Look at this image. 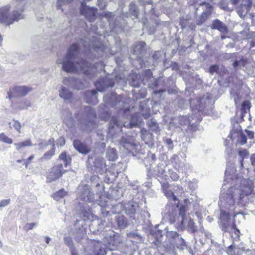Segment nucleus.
Returning <instances> with one entry per match:
<instances>
[{"mask_svg": "<svg viewBox=\"0 0 255 255\" xmlns=\"http://www.w3.org/2000/svg\"><path fill=\"white\" fill-rule=\"evenodd\" d=\"M236 170L234 166L227 165L225 173L224 182L235 185L227 189L226 183L223 185L219 202L221 208L220 218L219 224L222 230L226 232L234 231L239 236L240 231L236 228V225H231L230 217L233 214L234 218L240 212L235 210L237 203L240 207H244L249 202L255 194L254 190V183L252 180L238 176L236 173Z\"/></svg>", "mask_w": 255, "mask_h": 255, "instance_id": "nucleus-1", "label": "nucleus"}, {"mask_svg": "<svg viewBox=\"0 0 255 255\" xmlns=\"http://www.w3.org/2000/svg\"><path fill=\"white\" fill-rule=\"evenodd\" d=\"M106 46L103 44L97 35H93L92 39L86 38L80 39L76 43H73L68 49L66 55L62 61L60 59L57 60L58 64H62V69L68 73H83L92 78L97 71L94 65L83 59L80 60L79 56L81 53L88 54L90 52H97L98 54L104 52Z\"/></svg>", "mask_w": 255, "mask_h": 255, "instance_id": "nucleus-2", "label": "nucleus"}, {"mask_svg": "<svg viewBox=\"0 0 255 255\" xmlns=\"http://www.w3.org/2000/svg\"><path fill=\"white\" fill-rule=\"evenodd\" d=\"M24 3L20 2L19 3L11 5H7L0 8V22L5 23L7 25L13 23L14 21H17L24 17L22 13Z\"/></svg>", "mask_w": 255, "mask_h": 255, "instance_id": "nucleus-3", "label": "nucleus"}, {"mask_svg": "<svg viewBox=\"0 0 255 255\" xmlns=\"http://www.w3.org/2000/svg\"><path fill=\"white\" fill-rule=\"evenodd\" d=\"M184 205L181 206L179 209V216L177 214L171 215L170 213L168 215V218L171 223H176L178 228L182 230L187 226L189 229L192 230V232L196 230V227L194 226V223L191 219H188L186 217V212L188 210L189 206L191 205V203L188 199H184Z\"/></svg>", "mask_w": 255, "mask_h": 255, "instance_id": "nucleus-4", "label": "nucleus"}, {"mask_svg": "<svg viewBox=\"0 0 255 255\" xmlns=\"http://www.w3.org/2000/svg\"><path fill=\"white\" fill-rule=\"evenodd\" d=\"M104 108L100 110V118L104 120L107 121L110 116L108 109L110 107H115V108L123 110L124 108V112L128 111V109L125 108L123 97L121 95H118L115 93H111L106 95L104 97Z\"/></svg>", "mask_w": 255, "mask_h": 255, "instance_id": "nucleus-5", "label": "nucleus"}, {"mask_svg": "<svg viewBox=\"0 0 255 255\" xmlns=\"http://www.w3.org/2000/svg\"><path fill=\"white\" fill-rule=\"evenodd\" d=\"M77 119L83 130L91 131L98 125L96 113L90 106L81 109L77 115Z\"/></svg>", "mask_w": 255, "mask_h": 255, "instance_id": "nucleus-6", "label": "nucleus"}, {"mask_svg": "<svg viewBox=\"0 0 255 255\" xmlns=\"http://www.w3.org/2000/svg\"><path fill=\"white\" fill-rule=\"evenodd\" d=\"M77 217H79L81 220H76V224L81 222V225L83 226L85 221L91 219L93 217V212L89 205L86 202L79 203L76 207Z\"/></svg>", "mask_w": 255, "mask_h": 255, "instance_id": "nucleus-7", "label": "nucleus"}, {"mask_svg": "<svg viewBox=\"0 0 255 255\" xmlns=\"http://www.w3.org/2000/svg\"><path fill=\"white\" fill-rule=\"evenodd\" d=\"M77 192L78 199L86 202L94 201V195L88 185H79Z\"/></svg>", "mask_w": 255, "mask_h": 255, "instance_id": "nucleus-8", "label": "nucleus"}, {"mask_svg": "<svg viewBox=\"0 0 255 255\" xmlns=\"http://www.w3.org/2000/svg\"><path fill=\"white\" fill-rule=\"evenodd\" d=\"M210 102L208 95H204L202 98L197 99H191L190 100V107L193 112V114H199L201 109Z\"/></svg>", "mask_w": 255, "mask_h": 255, "instance_id": "nucleus-9", "label": "nucleus"}, {"mask_svg": "<svg viewBox=\"0 0 255 255\" xmlns=\"http://www.w3.org/2000/svg\"><path fill=\"white\" fill-rule=\"evenodd\" d=\"M97 9L94 7H89L84 2H81L80 13L90 22L94 21L96 18Z\"/></svg>", "mask_w": 255, "mask_h": 255, "instance_id": "nucleus-10", "label": "nucleus"}, {"mask_svg": "<svg viewBox=\"0 0 255 255\" xmlns=\"http://www.w3.org/2000/svg\"><path fill=\"white\" fill-rule=\"evenodd\" d=\"M65 172L63 169L62 163L58 164L54 166L50 170L47 176V182H51L59 178Z\"/></svg>", "mask_w": 255, "mask_h": 255, "instance_id": "nucleus-11", "label": "nucleus"}, {"mask_svg": "<svg viewBox=\"0 0 255 255\" xmlns=\"http://www.w3.org/2000/svg\"><path fill=\"white\" fill-rule=\"evenodd\" d=\"M31 89L26 86H18L9 89L8 98L10 99L14 96L23 97L26 95Z\"/></svg>", "mask_w": 255, "mask_h": 255, "instance_id": "nucleus-12", "label": "nucleus"}, {"mask_svg": "<svg viewBox=\"0 0 255 255\" xmlns=\"http://www.w3.org/2000/svg\"><path fill=\"white\" fill-rule=\"evenodd\" d=\"M236 136L238 137V142L241 145H244L246 143L247 136L246 134L241 131V127L239 124H237L236 129H232L228 137L234 138Z\"/></svg>", "mask_w": 255, "mask_h": 255, "instance_id": "nucleus-13", "label": "nucleus"}, {"mask_svg": "<svg viewBox=\"0 0 255 255\" xmlns=\"http://www.w3.org/2000/svg\"><path fill=\"white\" fill-rule=\"evenodd\" d=\"M114 84L115 82L113 79L109 77H106L97 81L95 85L98 91L102 92L107 88L113 87Z\"/></svg>", "mask_w": 255, "mask_h": 255, "instance_id": "nucleus-14", "label": "nucleus"}, {"mask_svg": "<svg viewBox=\"0 0 255 255\" xmlns=\"http://www.w3.org/2000/svg\"><path fill=\"white\" fill-rule=\"evenodd\" d=\"M168 185L167 184H164L162 185V189L165 195L167 197L169 200L173 201L175 202L176 208H175L174 210L173 209V208H172V215H173L174 212H177V208L179 207V200L177 196L175 195L174 193H173L171 190L168 189Z\"/></svg>", "mask_w": 255, "mask_h": 255, "instance_id": "nucleus-15", "label": "nucleus"}, {"mask_svg": "<svg viewBox=\"0 0 255 255\" xmlns=\"http://www.w3.org/2000/svg\"><path fill=\"white\" fill-rule=\"evenodd\" d=\"M252 5V0H242L240 5L236 8L238 14L240 17L245 16Z\"/></svg>", "mask_w": 255, "mask_h": 255, "instance_id": "nucleus-16", "label": "nucleus"}, {"mask_svg": "<svg viewBox=\"0 0 255 255\" xmlns=\"http://www.w3.org/2000/svg\"><path fill=\"white\" fill-rule=\"evenodd\" d=\"M63 83L66 86L77 89H82L86 87V85L81 80L73 77L65 78Z\"/></svg>", "mask_w": 255, "mask_h": 255, "instance_id": "nucleus-17", "label": "nucleus"}, {"mask_svg": "<svg viewBox=\"0 0 255 255\" xmlns=\"http://www.w3.org/2000/svg\"><path fill=\"white\" fill-rule=\"evenodd\" d=\"M106 224V222L102 219L94 220L90 225V230L96 234L101 233L105 229Z\"/></svg>", "mask_w": 255, "mask_h": 255, "instance_id": "nucleus-18", "label": "nucleus"}, {"mask_svg": "<svg viewBox=\"0 0 255 255\" xmlns=\"http://www.w3.org/2000/svg\"><path fill=\"white\" fill-rule=\"evenodd\" d=\"M203 5H205L207 7V9L203 11L201 15L196 20V23L198 25H202L206 21L212 11V6L211 4L205 3Z\"/></svg>", "mask_w": 255, "mask_h": 255, "instance_id": "nucleus-19", "label": "nucleus"}, {"mask_svg": "<svg viewBox=\"0 0 255 255\" xmlns=\"http://www.w3.org/2000/svg\"><path fill=\"white\" fill-rule=\"evenodd\" d=\"M210 27L212 29H217L222 33L225 34L228 32V28L227 25L218 19L213 21Z\"/></svg>", "mask_w": 255, "mask_h": 255, "instance_id": "nucleus-20", "label": "nucleus"}, {"mask_svg": "<svg viewBox=\"0 0 255 255\" xmlns=\"http://www.w3.org/2000/svg\"><path fill=\"white\" fill-rule=\"evenodd\" d=\"M73 144L74 148L81 153L87 154L91 150L90 147L79 140H74Z\"/></svg>", "mask_w": 255, "mask_h": 255, "instance_id": "nucleus-21", "label": "nucleus"}, {"mask_svg": "<svg viewBox=\"0 0 255 255\" xmlns=\"http://www.w3.org/2000/svg\"><path fill=\"white\" fill-rule=\"evenodd\" d=\"M97 93L95 90L87 91L85 93L86 102L89 104H96L98 102Z\"/></svg>", "mask_w": 255, "mask_h": 255, "instance_id": "nucleus-22", "label": "nucleus"}, {"mask_svg": "<svg viewBox=\"0 0 255 255\" xmlns=\"http://www.w3.org/2000/svg\"><path fill=\"white\" fill-rule=\"evenodd\" d=\"M238 0H222L219 4L220 7L224 10H232Z\"/></svg>", "mask_w": 255, "mask_h": 255, "instance_id": "nucleus-23", "label": "nucleus"}, {"mask_svg": "<svg viewBox=\"0 0 255 255\" xmlns=\"http://www.w3.org/2000/svg\"><path fill=\"white\" fill-rule=\"evenodd\" d=\"M138 207V205L132 202H129L126 207V213L130 218L135 219V214L136 209Z\"/></svg>", "mask_w": 255, "mask_h": 255, "instance_id": "nucleus-24", "label": "nucleus"}, {"mask_svg": "<svg viewBox=\"0 0 255 255\" xmlns=\"http://www.w3.org/2000/svg\"><path fill=\"white\" fill-rule=\"evenodd\" d=\"M121 128L123 126H125L123 122L119 120L117 117L113 116L109 123V132H112L115 127Z\"/></svg>", "mask_w": 255, "mask_h": 255, "instance_id": "nucleus-25", "label": "nucleus"}, {"mask_svg": "<svg viewBox=\"0 0 255 255\" xmlns=\"http://www.w3.org/2000/svg\"><path fill=\"white\" fill-rule=\"evenodd\" d=\"M140 113L145 119H148L150 117V112L149 109L147 105L144 103H141L139 105Z\"/></svg>", "mask_w": 255, "mask_h": 255, "instance_id": "nucleus-26", "label": "nucleus"}, {"mask_svg": "<svg viewBox=\"0 0 255 255\" xmlns=\"http://www.w3.org/2000/svg\"><path fill=\"white\" fill-rule=\"evenodd\" d=\"M146 46L145 42L140 41L133 47V52L134 54H141L143 53Z\"/></svg>", "mask_w": 255, "mask_h": 255, "instance_id": "nucleus-27", "label": "nucleus"}, {"mask_svg": "<svg viewBox=\"0 0 255 255\" xmlns=\"http://www.w3.org/2000/svg\"><path fill=\"white\" fill-rule=\"evenodd\" d=\"M95 243L96 244H94V255H106V252L104 248L102 247L103 244H102V243L99 242Z\"/></svg>", "mask_w": 255, "mask_h": 255, "instance_id": "nucleus-28", "label": "nucleus"}, {"mask_svg": "<svg viewBox=\"0 0 255 255\" xmlns=\"http://www.w3.org/2000/svg\"><path fill=\"white\" fill-rule=\"evenodd\" d=\"M14 145L15 146L16 150L19 151L22 148L32 146V144L31 139H29L17 143H14Z\"/></svg>", "mask_w": 255, "mask_h": 255, "instance_id": "nucleus-29", "label": "nucleus"}, {"mask_svg": "<svg viewBox=\"0 0 255 255\" xmlns=\"http://www.w3.org/2000/svg\"><path fill=\"white\" fill-rule=\"evenodd\" d=\"M59 95L61 98L65 100H69L72 97V93L66 87H62L59 91Z\"/></svg>", "mask_w": 255, "mask_h": 255, "instance_id": "nucleus-30", "label": "nucleus"}, {"mask_svg": "<svg viewBox=\"0 0 255 255\" xmlns=\"http://www.w3.org/2000/svg\"><path fill=\"white\" fill-rule=\"evenodd\" d=\"M106 156L109 160L115 161L118 157L116 149L114 148L108 149L106 152Z\"/></svg>", "mask_w": 255, "mask_h": 255, "instance_id": "nucleus-31", "label": "nucleus"}, {"mask_svg": "<svg viewBox=\"0 0 255 255\" xmlns=\"http://www.w3.org/2000/svg\"><path fill=\"white\" fill-rule=\"evenodd\" d=\"M117 224L121 228H125L127 226L128 222L125 217L123 215H118L116 219Z\"/></svg>", "mask_w": 255, "mask_h": 255, "instance_id": "nucleus-32", "label": "nucleus"}, {"mask_svg": "<svg viewBox=\"0 0 255 255\" xmlns=\"http://www.w3.org/2000/svg\"><path fill=\"white\" fill-rule=\"evenodd\" d=\"M172 244L175 245L177 248L180 250L184 249L186 246L185 243L181 237L177 238L174 242L172 241Z\"/></svg>", "mask_w": 255, "mask_h": 255, "instance_id": "nucleus-33", "label": "nucleus"}, {"mask_svg": "<svg viewBox=\"0 0 255 255\" xmlns=\"http://www.w3.org/2000/svg\"><path fill=\"white\" fill-rule=\"evenodd\" d=\"M148 127L151 130L157 132L159 130L158 124L155 119H151L147 123Z\"/></svg>", "mask_w": 255, "mask_h": 255, "instance_id": "nucleus-34", "label": "nucleus"}, {"mask_svg": "<svg viewBox=\"0 0 255 255\" xmlns=\"http://www.w3.org/2000/svg\"><path fill=\"white\" fill-rule=\"evenodd\" d=\"M178 121L179 124L182 126L190 124V119H189V117L187 115L179 117Z\"/></svg>", "mask_w": 255, "mask_h": 255, "instance_id": "nucleus-35", "label": "nucleus"}, {"mask_svg": "<svg viewBox=\"0 0 255 255\" xmlns=\"http://www.w3.org/2000/svg\"><path fill=\"white\" fill-rule=\"evenodd\" d=\"M59 158L60 160L63 161L65 167L69 165L71 161V158L69 156H67L65 152L61 153L59 155Z\"/></svg>", "mask_w": 255, "mask_h": 255, "instance_id": "nucleus-36", "label": "nucleus"}, {"mask_svg": "<svg viewBox=\"0 0 255 255\" xmlns=\"http://www.w3.org/2000/svg\"><path fill=\"white\" fill-rule=\"evenodd\" d=\"M239 154L241 158L240 160V166L241 167H243L244 158H247L249 155V153L246 149H242L239 151Z\"/></svg>", "mask_w": 255, "mask_h": 255, "instance_id": "nucleus-37", "label": "nucleus"}, {"mask_svg": "<svg viewBox=\"0 0 255 255\" xmlns=\"http://www.w3.org/2000/svg\"><path fill=\"white\" fill-rule=\"evenodd\" d=\"M55 144H53L52 146V148L49 151L46 152L44 155L41 158V160H48L51 158V157L54 154L55 148H54Z\"/></svg>", "mask_w": 255, "mask_h": 255, "instance_id": "nucleus-38", "label": "nucleus"}, {"mask_svg": "<svg viewBox=\"0 0 255 255\" xmlns=\"http://www.w3.org/2000/svg\"><path fill=\"white\" fill-rule=\"evenodd\" d=\"M247 63V61L244 58H241L239 60H236L233 64L234 68L239 67L241 68L242 67L245 66Z\"/></svg>", "mask_w": 255, "mask_h": 255, "instance_id": "nucleus-39", "label": "nucleus"}, {"mask_svg": "<svg viewBox=\"0 0 255 255\" xmlns=\"http://www.w3.org/2000/svg\"><path fill=\"white\" fill-rule=\"evenodd\" d=\"M167 237L169 240H170V242L172 244V241H175L176 239L179 238L178 234L175 231H170L167 233Z\"/></svg>", "mask_w": 255, "mask_h": 255, "instance_id": "nucleus-40", "label": "nucleus"}, {"mask_svg": "<svg viewBox=\"0 0 255 255\" xmlns=\"http://www.w3.org/2000/svg\"><path fill=\"white\" fill-rule=\"evenodd\" d=\"M129 12L132 16L134 17H137L138 11L135 4L133 2L130 3L129 4Z\"/></svg>", "mask_w": 255, "mask_h": 255, "instance_id": "nucleus-41", "label": "nucleus"}, {"mask_svg": "<svg viewBox=\"0 0 255 255\" xmlns=\"http://www.w3.org/2000/svg\"><path fill=\"white\" fill-rule=\"evenodd\" d=\"M66 194L67 192L65 191L64 190H60L54 194L53 198L55 200L58 201L60 198H63Z\"/></svg>", "mask_w": 255, "mask_h": 255, "instance_id": "nucleus-42", "label": "nucleus"}, {"mask_svg": "<svg viewBox=\"0 0 255 255\" xmlns=\"http://www.w3.org/2000/svg\"><path fill=\"white\" fill-rule=\"evenodd\" d=\"M0 141L7 144H11L13 142L12 139L6 136L4 133H1L0 134Z\"/></svg>", "mask_w": 255, "mask_h": 255, "instance_id": "nucleus-43", "label": "nucleus"}, {"mask_svg": "<svg viewBox=\"0 0 255 255\" xmlns=\"http://www.w3.org/2000/svg\"><path fill=\"white\" fill-rule=\"evenodd\" d=\"M239 248H236L234 245H232L227 249V253L228 255H234L236 252H239Z\"/></svg>", "mask_w": 255, "mask_h": 255, "instance_id": "nucleus-44", "label": "nucleus"}, {"mask_svg": "<svg viewBox=\"0 0 255 255\" xmlns=\"http://www.w3.org/2000/svg\"><path fill=\"white\" fill-rule=\"evenodd\" d=\"M54 139L51 138L49 140L48 142H40L38 144V145L39 146V149H44L49 144H54Z\"/></svg>", "mask_w": 255, "mask_h": 255, "instance_id": "nucleus-45", "label": "nucleus"}, {"mask_svg": "<svg viewBox=\"0 0 255 255\" xmlns=\"http://www.w3.org/2000/svg\"><path fill=\"white\" fill-rule=\"evenodd\" d=\"M64 242L65 245L68 246L70 250H73V242L71 238L69 237H66L64 238Z\"/></svg>", "mask_w": 255, "mask_h": 255, "instance_id": "nucleus-46", "label": "nucleus"}, {"mask_svg": "<svg viewBox=\"0 0 255 255\" xmlns=\"http://www.w3.org/2000/svg\"><path fill=\"white\" fill-rule=\"evenodd\" d=\"M37 223H26L25 225L24 226V230L26 231L32 230L34 227H35L37 225Z\"/></svg>", "mask_w": 255, "mask_h": 255, "instance_id": "nucleus-47", "label": "nucleus"}, {"mask_svg": "<svg viewBox=\"0 0 255 255\" xmlns=\"http://www.w3.org/2000/svg\"><path fill=\"white\" fill-rule=\"evenodd\" d=\"M31 105L30 101L25 100L22 102L21 105L20 106V108L21 109H27L28 107H31Z\"/></svg>", "mask_w": 255, "mask_h": 255, "instance_id": "nucleus-48", "label": "nucleus"}, {"mask_svg": "<svg viewBox=\"0 0 255 255\" xmlns=\"http://www.w3.org/2000/svg\"><path fill=\"white\" fill-rule=\"evenodd\" d=\"M165 145L167 147L168 149L169 150H171L173 148V143L172 140L170 138L166 139L165 141Z\"/></svg>", "mask_w": 255, "mask_h": 255, "instance_id": "nucleus-49", "label": "nucleus"}, {"mask_svg": "<svg viewBox=\"0 0 255 255\" xmlns=\"http://www.w3.org/2000/svg\"><path fill=\"white\" fill-rule=\"evenodd\" d=\"M72 0H57V7L58 9L61 8L62 4L70 2Z\"/></svg>", "mask_w": 255, "mask_h": 255, "instance_id": "nucleus-50", "label": "nucleus"}, {"mask_svg": "<svg viewBox=\"0 0 255 255\" xmlns=\"http://www.w3.org/2000/svg\"><path fill=\"white\" fill-rule=\"evenodd\" d=\"M219 70V67L217 65H213L210 66L209 68V72L213 74L215 72H217Z\"/></svg>", "mask_w": 255, "mask_h": 255, "instance_id": "nucleus-51", "label": "nucleus"}, {"mask_svg": "<svg viewBox=\"0 0 255 255\" xmlns=\"http://www.w3.org/2000/svg\"><path fill=\"white\" fill-rule=\"evenodd\" d=\"M12 126L17 131H19L20 129L21 128V125L18 122L14 121H13Z\"/></svg>", "mask_w": 255, "mask_h": 255, "instance_id": "nucleus-52", "label": "nucleus"}, {"mask_svg": "<svg viewBox=\"0 0 255 255\" xmlns=\"http://www.w3.org/2000/svg\"><path fill=\"white\" fill-rule=\"evenodd\" d=\"M65 143V139L63 137H60L56 141V144L58 146H62Z\"/></svg>", "mask_w": 255, "mask_h": 255, "instance_id": "nucleus-53", "label": "nucleus"}, {"mask_svg": "<svg viewBox=\"0 0 255 255\" xmlns=\"http://www.w3.org/2000/svg\"><path fill=\"white\" fill-rule=\"evenodd\" d=\"M245 132L249 139H253L255 136V132L253 131L246 129Z\"/></svg>", "mask_w": 255, "mask_h": 255, "instance_id": "nucleus-54", "label": "nucleus"}, {"mask_svg": "<svg viewBox=\"0 0 255 255\" xmlns=\"http://www.w3.org/2000/svg\"><path fill=\"white\" fill-rule=\"evenodd\" d=\"M121 142V143L123 144L124 147H125L127 149H128V145L130 144V142L129 141H128V140L126 138L123 137L122 138Z\"/></svg>", "mask_w": 255, "mask_h": 255, "instance_id": "nucleus-55", "label": "nucleus"}, {"mask_svg": "<svg viewBox=\"0 0 255 255\" xmlns=\"http://www.w3.org/2000/svg\"><path fill=\"white\" fill-rule=\"evenodd\" d=\"M170 176L171 178L174 181L177 180L179 178V176L177 173L174 172H171L170 173Z\"/></svg>", "mask_w": 255, "mask_h": 255, "instance_id": "nucleus-56", "label": "nucleus"}, {"mask_svg": "<svg viewBox=\"0 0 255 255\" xmlns=\"http://www.w3.org/2000/svg\"><path fill=\"white\" fill-rule=\"evenodd\" d=\"M10 202L9 199L2 200L0 202V207H4L7 206Z\"/></svg>", "mask_w": 255, "mask_h": 255, "instance_id": "nucleus-57", "label": "nucleus"}, {"mask_svg": "<svg viewBox=\"0 0 255 255\" xmlns=\"http://www.w3.org/2000/svg\"><path fill=\"white\" fill-rule=\"evenodd\" d=\"M34 156L33 155H30L26 160L25 162V167L27 168L28 165L30 163L31 161L33 159Z\"/></svg>", "mask_w": 255, "mask_h": 255, "instance_id": "nucleus-58", "label": "nucleus"}, {"mask_svg": "<svg viewBox=\"0 0 255 255\" xmlns=\"http://www.w3.org/2000/svg\"><path fill=\"white\" fill-rule=\"evenodd\" d=\"M98 204L101 206H104V203L107 202V199H99L97 200Z\"/></svg>", "mask_w": 255, "mask_h": 255, "instance_id": "nucleus-59", "label": "nucleus"}, {"mask_svg": "<svg viewBox=\"0 0 255 255\" xmlns=\"http://www.w3.org/2000/svg\"><path fill=\"white\" fill-rule=\"evenodd\" d=\"M251 161L252 165L253 166H255V153L253 154L251 156Z\"/></svg>", "mask_w": 255, "mask_h": 255, "instance_id": "nucleus-60", "label": "nucleus"}, {"mask_svg": "<svg viewBox=\"0 0 255 255\" xmlns=\"http://www.w3.org/2000/svg\"><path fill=\"white\" fill-rule=\"evenodd\" d=\"M251 37H255V32H252L251 34L249 33L248 35H247L246 38L247 39H249Z\"/></svg>", "mask_w": 255, "mask_h": 255, "instance_id": "nucleus-61", "label": "nucleus"}, {"mask_svg": "<svg viewBox=\"0 0 255 255\" xmlns=\"http://www.w3.org/2000/svg\"><path fill=\"white\" fill-rule=\"evenodd\" d=\"M103 1H104V0H98L99 6L101 8H104V7L105 6V4H102V3H101V2H103Z\"/></svg>", "mask_w": 255, "mask_h": 255, "instance_id": "nucleus-62", "label": "nucleus"}, {"mask_svg": "<svg viewBox=\"0 0 255 255\" xmlns=\"http://www.w3.org/2000/svg\"><path fill=\"white\" fill-rule=\"evenodd\" d=\"M45 239L46 243L47 244H49V243H50V241H51V238L49 237H48V236H46V237H45Z\"/></svg>", "mask_w": 255, "mask_h": 255, "instance_id": "nucleus-63", "label": "nucleus"}, {"mask_svg": "<svg viewBox=\"0 0 255 255\" xmlns=\"http://www.w3.org/2000/svg\"><path fill=\"white\" fill-rule=\"evenodd\" d=\"M71 255H77L76 252L74 250H72L71 251Z\"/></svg>", "mask_w": 255, "mask_h": 255, "instance_id": "nucleus-64", "label": "nucleus"}]
</instances>
